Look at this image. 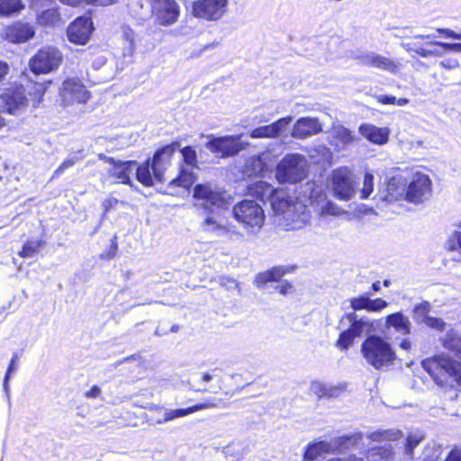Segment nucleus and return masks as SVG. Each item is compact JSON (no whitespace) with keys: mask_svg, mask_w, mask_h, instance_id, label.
Instances as JSON below:
<instances>
[{"mask_svg":"<svg viewBox=\"0 0 461 461\" xmlns=\"http://www.w3.org/2000/svg\"><path fill=\"white\" fill-rule=\"evenodd\" d=\"M295 199H299L304 203L308 201L311 204H319L321 202H324L325 194L323 193L322 187L317 183L307 182L301 186L299 196L295 197Z\"/></svg>","mask_w":461,"mask_h":461,"instance_id":"28","label":"nucleus"},{"mask_svg":"<svg viewBox=\"0 0 461 461\" xmlns=\"http://www.w3.org/2000/svg\"><path fill=\"white\" fill-rule=\"evenodd\" d=\"M217 406H218L217 403L214 402L213 401H207L205 402L198 403V404H195V405L188 407V408L169 410V411H170L172 420H175V419H177L180 417L187 416V415L192 414L198 411L210 409V408H215Z\"/></svg>","mask_w":461,"mask_h":461,"instance_id":"35","label":"nucleus"},{"mask_svg":"<svg viewBox=\"0 0 461 461\" xmlns=\"http://www.w3.org/2000/svg\"><path fill=\"white\" fill-rule=\"evenodd\" d=\"M326 391L327 384L325 383L320 381H313L310 385L311 393L316 395L318 398L326 397Z\"/></svg>","mask_w":461,"mask_h":461,"instance_id":"48","label":"nucleus"},{"mask_svg":"<svg viewBox=\"0 0 461 461\" xmlns=\"http://www.w3.org/2000/svg\"><path fill=\"white\" fill-rule=\"evenodd\" d=\"M438 32L444 34L447 38L461 40V32L457 33L450 29L440 28L437 30Z\"/></svg>","mask_w":461,"mask_h":461,"instance_id":"60","label":"nucleus"},{"mask_svg":"<svg viewBox=\"0 0 461 461\" xmlns=\"http://www.w3.org/2000/svg\"><path fill=\"white\" fill-rule=\"evenodd\" d=\"M44 245L45 241L42 240H29L23 245L22 250L19 252V256L24 258H32Z\"/></svg>","mask_w":461,"mask_h":461,"instance_id":"38","label":"nucleus"},{"mask_svg":"<svg viewBox=\"0 0 461 461\" xmlns=\"http://www.w3.org/2000/svg\"><path fill=\"white\" fill-rule=\"evenodd\" d=\"M93 31V23L89 17H79L68 29V37L76 44H86Z\"/></svg>","mask_w":461,"mask_h":461,"instance_id":"22","label":"nucleus"},{"mask_svg":"<svg viewBox=\"0 0 461 461\" xmlns=\"http://www.w3.org/2000/svg\"><path fill=\"white\" fill-rule=\"evenodd\" d=\"M218 217V214L206 217L204 220V227L206 230L214 231L222 230V226L220 223Z\"/></svg>","mask_w":461,"mask_h":461,"instance_id":"50","label":"nucleus"},{"mask_svg":"<svg viewBox=\"0 0 461 461\" xmlns=\"http://www.w3.org/2000/svg\"><path fill=\"white\" fill-rule=\"evenodd\" d=\"M195 205L214 212L230 205L228 197L211 184L197 185L194 189Z\"/></svg>","mask_w":461,"mask_h":461,"instance_id":"13","label":"nucleus"},{"mask_svg":"<svg viewBox=\"0 0 461 461\" xmlns=\"http://www.w3.org/2000/svg\"><path fill=\"white\" fill-rule=\"evenodd\" d=\"M207 138L209 141L206 143L205 147L211 152L218 154L221 158L235 156L248 146V143L241 140V135L223 137H213L210 135Z\"/></svg>","mask_w":461,"mask_h":461,"instance_id":"14","label":"nucleus"},{"mask_svg":"<svg viewBox=\"0 0 461 461\" xmlns=\"http://www.w3.org/2000/svg\"><path fill=\"white\" fill-rule=\"evenodd\" d=\"M292 121V116L280 118L270 124L254 129L250 131L249 136L252 139L278 138L287 131Z\"/></svg>","mask_w":461,"mask_h":461,"instance_id":"21","label":"nucleus"},{"mask_svg":"<svg viewBox=\"0 0 461 461\" xmlns=\"http://www.w3.org/2000/svg\"><path fill=\"white\" fill-rule=\"evenodd\" d=\"M59 66V59H29V70L36 76L50 73Z\"/></svg>","mask_w":461,"mask_h":461,"instance_id":"30","label":"nucleus"},{"mask_svg":"<svg viewBox=\"0 0 461 461\" xmlns=\"http://www.w3.org/2000/svg\"><path fill=\"white\" fill-rule=\"evenodd\" d=\"M134 173L136 174L138 181L140 182L142 185L146 186L153 185V178H155V176L149 160L140 167L136 163V169Z\"/></svg>","mask_w":461,"mask_h":461,"instance_id":"36","label":"nucleus"},{"mask_svg":"<svg viewBox=\"0 0 461 461\" xmlns=\"http://www.w3.org/2000/svg\"><path fill=\"white\" fill-rule=\"evenodd\" d=\"M290 270L289 267H275L270 270H267L263 273H259L256 279L255 285L257 286H261L268 282H274L279 280L282 276L285 275Z\"/></svg>","mask_w":461,"mask_h":461,"instance_id":"31","label":"nucleus"},{"mask_svg":"<svg viewBox=\"0 0 461 461\" xmlns=\"http://www.w3.org/2000/svg\"><path fill=\"white\" fill-rule=\"evenodd\" d=\"M423 456V461H438L440 456V449L437 447H426Z\"/></svg>","mask_w":461,"mask_h":461,"instance_id":"52","label":"nucleus"},{"mask_svg":"<svg viewBox=\"0 0 461 461\" xmlns=\"http://www.w3.org/2000/svg\"><path fill=\"white\" fill-rule=\"evenodd\" d=\"M377 196L380 201L387 203L406 200V183L400 176H393L384 188L379 189Z\"/></svg>","mask_w":461,"mask_h":461,"instance_id":"20","label":"nucleus"},{"mask_svg":"<svg viewBox=\"0 0 461 461\" xmlns=\"http://www.w3.org/2000/svg\"><path fill=\"white\" fill-rule=\"evenodd\" d=\"M272 209L276 222L285 230H298L310 225L312 215L308 205L285 189L274 195Z\"/></svg>","mask_w":461,"mask_h":461,"instance_id":"1","label":"nucleus"},{"mask_svg":"<svg viewBox=\"0 0 461 461\" xmlns=\"http://www.w3.org/2000/svg\"><path fill=\"white\" fill-rule=\"evenodd\" d=\"M369 63L372 67L386 69L390 72H395L397 68L393 59H369Z\"/></svg>","mask_w":461,"mask_h":461,"instance_id":"46","label":"nucleus"},{"mask_svg":"<svg viewBox=\"0 0 461 461\" xmlns=\"http://www.w3.org/2000/svg\"><path fill=\"white\" fill-rule=\"evenodd\" d=\"M402 436V432L398 429H385L372 432L367 437H364V444H360L358 447H352L356 451H358V455L351 454L347 457H334L327 461H378L380 459H389L393 455V448L390 444L384 447H370L365 451L364 446L366 445V441H395L401 438Z\"/></svg>","mask_w":461,"mask_h":461,"instance_id":"3","label":"nucleus"},{"mask_svg":"<svg viewBox=\"0 0 461 461\" xmlns=\"http://www.w3.org/2000/svg\"><path fill=\"white\" fill-rule=\"evenodd\" d=\"M232 213L246 231L253 235L260 230L265 221L262 207L253 200L245 199L240 202L233 207Z\"/></svg>","mask_w":461,"mask_h":461,"instance_id":"8","label":"nucleus"},{"mask_svg":"<svg viewBox=\"0 0 461 461\" xmlns=\"http://www.w3.org/2000/svg\"><path fill=\"white\" fill-rule=\"evenodd\" d=\"M152 16L162 26L175 23L180 14L176 0H150Z\"/></svg>","mask_w":461,"mask_h":461,"instance_id":"16","label":"nucleus"},{"mask_svg":"<svg viewBox=\"0 0 461 461\" xmlns=\"http://www.w3.org/2000/svg\"><path fill=\"white\" fill-rule=\"evenodd\" d=\"M424 435L421 431L415 430L409 434L406 440L405 452L408 455L423 440Z\"/></svg>","mask_w":461,"mask_h":461,"instance_id":"42","label":"nucleus"},{"mask_svg":"<svg viewBox=\"0 0 461 461\" xmlns=\"http://www.w3.org/2000/svg\"><path fill=\"white\" fill-rule=\"evenodd\" d=\"M385 325L387 328H393L394 330L402 335H407L411 332V324L408 317L402 312H395L386 317Z\"/></svg>","mask_w":461,"mask_h":461,"instance_id":"29","label":"nucleus"},{"mask_svg":"<svg viewBox=\"0 0 461 461\" xmlns=\"http://www.w3.org/2000/svg\"><path fill=\"white\" fill-rule=\"evenodd\" d=\"M118 203L119 200L115 197H108L104 199L102 203L104 212H107L111 209L114 208Z\"/></svg>","mask_w":461,"mask_h":461,"instance_id":"58","label":"nucleus"},{"mask_svg":"<svg viewBox=\"0 0 461 461\" xmlns=\"http://www.w3.org/2000/svg\"><path fill=\"white\" fill-rule=\"evenodd\" d=\"M328 141L335 150L345 149L356 141V137L348 128L341 124H333L328 135Z\"/></svg>","mask_w":461,"mask_h":461,"instance_id":"24","label":"nucleus"},{"mask_svg":"<svg viewBox=\"0 0 461 461\" xmlns=\"http://www.w3.org/2000/svg\"><path fill=\"white\" fill-rule=\"evenodd\" d=\"M308 160L301 154L285 155L276 165V178L280 184H295L307 176Z\"/></svg>","mask_w":461,"mask_h":461,"instance_id":"7","label":"nucleus"},{"mask_svg":"<svg viewBox=\"0 0 461 461\" xmlns=\"http://www.w3.org/2000/svg\"><path fill=\"white\" fill-rule=\"evenodd\" d=\"M322 131V125L315 117H302L293 126V138L304 140Z\"/></svg>","mask_w":461,"mask_h":461,"instance_id":"23","label":"nucleus"},{"mask_svg":"<svg viewBox=\"0 0 461 461\" xmlns=\"http://www.w3.org/2000/svg\"><path fill=\"white\" fill-rule=\"evenodd\" d=\"M329 187L334 197L340 201H349L357 194V185L353 171L348 167L334 169L329 178Z\"/></svg>","mask_w":461,"mask_h":461,"instance_id":"10","label":"nucleus"},{"mask_svg":"<svg viewBox=\"0 0 461 461\" xmlns=\"http://www.w3.org/2000/svg\"><path fill=\"white\" fill-rule=\"evenodd\" d=\"M359 133L368 141L376 145L388 142L390 130L387 127H377L371 123H363L358 128Z\"/></svg>","mask_w":461,"mask_h":461,"instance_id":"26","label":"nucleus"},{"mask_svg":"<svg viewBox=\"0 0 461 461\" xmlns=\"http://www.w3.org/2000/svg\"><path fill=\"white\" fill-rule=\"evenodd\" d=\"M77 162L76 158H66L61 165L54 171L53 177L59 176L61 174L65 172L68 168L73 167Z\"/></svg>","mask_w":461,"mask_h":461,"instance_id":"56","label":"nucleus"},{"mask_svg":"<svg viewBox=\"0 0 461 461\" xmlns=\"http://www.w3.org/2000/svg\"><path fill=\"white\" fill-rule=\"evenodd\" d=\"M445 461H461V447L452 449Z\"/></svg>","mask_w":461,"mask_h":461,"instance_id":"61","label":"nucleus"},{"mask_svg":"<svg viewBox=\"0 0 461 461\" xmlns=\"http://www.w3.org/2000/svg\"><path fill=\"white\" fill-rule=\"evenodd\" d=\"M229 0H196L192 5V14L206 21H217L227 11Z\"/></svg>","mask_w":461,"mask_h":461,"instance_id":"15","label":"nucleus"},{"mask_svg":"<svg viewBox=\"0 0 461 461\" xmlns=\"http://www.w3.org/2000/svg\"><path fill=\"white\" fill-rule=\"evenodd\" d=\"M440 67L447 69L456 68L459 66L457 59H443L439 63Z\"/></svg>","mask_w":461,"mask_h":461,"instance_id":"63","label":"nucleus"},{"mask_svg":"<svg viewBox=\"0 0 461 461\" xmlns=\"http://www.w3.org/2000/svg\"><path fill=\"white\" fill-rule=\"evenodd\" d=\"M386 306H387V303L381 298H376L375 300L368 298V302H367V311L368 312H380L383 309H384Z\"/></svg>","mask_w":461,"mask_h":461,"instance_id":"53","label":"nucleus"},{"mask_svg":"<svg viewBox=\"0 0 461 461\" xmlns=\"http://www.w3.org/2000/svg\"><path fill=\"white\" fill-rule=\"evenodd\" d=\"M99 158L106 164L104 168V181L131 185V176L136 169L135 161L115 159L104 154H99Z\"/></svg>","mask_w":461,"mask_h":461,"instance_id":"11","label":"nucleus"},{"mask_svg":"<svg viewBox=\"0 0 461 461\" xmlns=\"http://www.w3.org/2000/svg\"><path fill=\"white\" fill-rule=\"evenodd\" d=\"M346 387L344 384H327V391H326V397L328 398H336L339 397L344 391Z\"/></svg>","mask_w":461,"mask_h":461,"instance_id":"54","label":"nucleus"},{"mask_svg":"<svg viewBox=\"0 0 461 461\" xmlns=\"http://www.w3.org/2000/svg\"><path fill=\"white\" fill-rule=\"evenodd\" d=\"M23 7L21 0H0V15L9 16L17 14Z\"/></svg>","mask_w":461,"mask_h":461,"instance_id":"37","label":"nucleus"},{"mask_svg":"<svg viewBox=\"0 0 461 461\" xmlns=\"http://www.w3.org/2000/svg\"><path fill=\"white\" fill-rule=\"evenodd\" d=\"M59 20V14L56 8L45 10L38 15V22L45 26H54Z\"/></svg>","mask_w":461,"mask_h":461,"instance_id":"40","label":"nucleus"},{"mask_svg":"<svg viewBox=\"0 0 461 461\" xmlns=\"http://www.w3.org/2000/svg\"><path fill=\"white\" fill-rule=\"evenodd\" d=\"M32 58H61V55L57 48L47 46L41 49L38 54L34 55Z\"/></svg>","mask_w":461,"mask_h":461,"instance_id":"47","label":"nucleus"},{"mask_svg":"<svg viewBox=\"0 0 461 461\" xmlns=\"http://www.w3.org/2000/svg\"><path fill=\"white\" fill-rule=\"evenodd\" d=\"M195 176L192 171L182 169L179 176L176 179L171 180L172 185L189 188L194 182Z\"/></svg>","mask_w":461,"mask_h":461,"instance_id":"41","label":"nucleus"},{"mask_svg":"<svg viewBox=\"0 0 461 461\" xmlns=\"http://www.w3.org/2000/svg\"><path fill=\"white\" fill-rule=\"evenodd\" d=\"M60 103L63 107L75 104H86L91 98V93L77 77H68L59 87Z\"/></svg>","mask_w":461,"mask_h":461,"instance_id":"12","label":"nucleus"},{"mask_svg":"<svg viewBox=\"0 0 461 461\" xmlns=\"http://www.w3.org/2000/svg\"><path fill=\"white\" fill-rule=\"evenodd\" d=\"M421 366L438 386L454 388L461 385V361L447 353L423 359Z\"/></svg>","mask_w":461,"mask_h":461,"instance_id":"2","label":"nucleus"},{"mask_svg":"<svg viewBox=\"0 0 461 461\" xmlns=\"http://www.w3.org/2000/svg\"><path fill=\"white\" fill-rule=\"evenodd\" d=\"M276 289L278 290V292L282 294H287L289 293L292 292L293 290V286L291 284L287 283V282H285V283H282L280 284Z\"/></svg>","mask_w":461,"mask_h":461,"instance_id":"64","label":"nucleus"},{"mask_svg":"<svg viewBox=\"0 0 461 461\" xmlns=\"http://www.w3.org/2000/svg\"><path fill=\"white\" fill-rule=\"evenodd\" d=\"M449 251H461V231H455L447 240Z\"/></svg>","mask_w":461,"mask_h":461,"instance_id":"49","label":"nucleus"},{"mask_svg":"<svg viewBox=\"0 0 461 461\" xmlns=\"http://www.w3.org/2000/svg\"><path fill=\"white\" fill-rule=\"evenodd\" d=\"M414 50L420 56H442L448 53H461V43L429 42Z\"/></svg>","mask_w":461,"mask_h":461,"instance_id":"25","label":"nucleus"},{"mask_svg":"<svg viewBox=\"0 0 461 461\" xmlns=\"http://www.w3.org/2000/svg\"><path fill=\"white\" fill-rule=\"evenodd\" d=\"M179 147L178 142H174L161 148L154 154L150 163L155 179L159 182L163 180L164 171L170 165L171 158Z\"/></svg>","mask_w":461,"mask_h":461,"instance_id":"19","label":"nucleus"},{"mask_svg":"<svg viewBox=\"0 0 461 461\" xmlns=\"http://www.w3.org/2000/svg\"><path fill=\"white\" fill-rule=\"evenodd\" d=\"M251 192L261 201L269 199L272 204L274 195L281 189H274L271 185L267 182L259 181L257 182L253 186L250 187Z\"/></svg>","mask_w":461,"mask_h":461,"instance_id":"34","label":"nucleus"},{"mask_svg":"<svg viewBox=\"0 0 461 461\" xmlns=\"http://www.w3.org/2000/svg\"><path fill=\"white\" fill-rule=\"evenodd\" d=\"M429 308H430L429 303L427 302H424V303L417 305L414 309V319L418 322L425 323L426 320L429 318V317H428Z\"/></svg>","mask_w":461,"mask_h":461,"instance_id":"45","label":"nucleus"},{"mask_svg":"<svg viewBox=\"0 0 461 461\" xmlns=\"http://www.w3.org/2000/svg\"><path fill=\"white\" fill-rule=\"evenodd\" d=\"M425 324L430 328L437 330H443L445 326V323L441 319L433 317H429V319H427Z\"/></svg>","mask_w":461,"mask_h":461,"instance_id":"57","label":"nucleus"},{"mask_svg":"<svg viewBox=\"0 0 461 461\" xmlns=\"http://www.w3.org/2000/svg\"><path fill=\"white\" fill-rule=\"evenodd\" d=\"M102 394V390L99 386L94 385L91 387L90 390L86 391L84 395L86 398L88 399H95L99 398Z\"/></svg>","mask_w":461,"mask_h":461,"instance_id":"59","label":"nucleus"},{"mask_svg":"<svg viewBox=\"0 0 461 461\" xmlns=\"http://www.w3.org/2000/svg\"><path fill=\"white\" fill-rule=\"evenodd\" d=\"M45 87L41 83H28L26 86H16L6 89L1 95L4 109L6 113L17 115L23 113L32 104L38 105L43 99Z\"/></svg>","mask_w":461,"mask_h":461,"instance_id":"4","label":"nucleus"},{"mask_svg":"<svg viewBox=\"0 0 461 461\" xmlns=\"http://www.w3.org/2000/svg\"><path fill=\"white\" fill-rule=\"evenodd\" d=\"M367 302H368V297L363 295V296H359L357 298H352L350 300V304H351V307L355 311H359V310H366L367 311Z\"/></svg>","mask_w":461,"mask_h":461,"instance_id":"55","label":"nucleus"},{"mask_svg":"<svg viewBox=\"0 0 461 461\" xmlns=\"http://www.w3.org/2000/svg\"><path fill=\"white\" fill-rule=\"evenodd\" d=\"M319 213L321 217L324 216H340L346 214L347 212L339 207L337 203L332 201H325L319 209Z\"/></svg>","mask_w":461,"mask_h":461,"instance_id":"39","label":"nucleus"},{"mask_svg":"<svg viewBox=\"0 0 461 461\" xmlns=\"http://www.w3.org/2000/svg\"><path fill=\"white\" fill-rule=\"evenodd\" d=\"M431 195V181L429 176L422 173L413 175L408 187H406V201L412 203H420Z\"/></svg>","mask_w":461,"mask_h":461,"instance_id":"17","label":"nucleus"},{"mask_svg":"<svg viewBox=\"0 0 461 461\" xmlns=\"http://www.w3.org/2000/svg\"><path fill=\"white\" fill-rule=\"evenodd\" d=\"M34 29L29 23H16L6 30V39L14 43L25 42L34 36Z\"/></svg>","mask_w":461,"mask_h":461,"instance_id":"27","label":"nucleus"},{"mask_svg":"<svg viewBox=\"0 0 461 461\" xmlns=\"http://www.w3.org/2000/svg\"><path fill=\"white\" fill-rule=\"evenodd\" d=\"M339 328L341 330V333L336 345L342 350L349 348L356 338L370 334L375 330L373 321L367 318H359L355 312L343 315Z\"/></svg>","mask_w":461,"mask_h":461,"instance_id":"6","label":"nucleus"},{"mask_svg":"<svg viewBox=\"0 0 461 461\" xmlns=\"http://www.w3.org/2000/svg\"><path fill=\"white\" fill-rule=\"evenodd\" d=\"M181 154L184 159V162L192 167L196 166L197 163V155L196 151L194 149V148L187 146L183 149H181Z\"/></svg>","mask_w":461,"mask_h":461,"instance_id":"44","label":"nucleus"},{"mask_svg":"<svg viewBox=\"0 0 461 461\" xmlns=\"http://www.w3.org/2000/svg\"><path fill=\"white\" fill-rule=\"evenodd\" d=\"M441 343L446 349L461 357V334L454 330L447 331L442 337Z\"/></svg>","mask_w":461,"mask_h":461,"instance_id":"33","label":"nucleus"},{"mask_svg":"<svg viewBox=\"0 0 461 461\" xmlns=\"http://www.w3.org/2000/svg\"><path fill=\"white\" fill-rule=\"evenodd\" d=\"M374 176L366 172L364 176L363 185L360 189V198L367 199L374 192Z\"/></svg>","mask_w":461,"mask_h":461,"instance_id":"43","label":"nucleus"},{"mask_svg":"<svg viewBox=\"0 0 461 461\" xmlns=\"http://www.w3.org/2000/svg\"><path fill=\"white\" fill-rule=\"evenodd\" d=\"M376 100L382 104H393L395 105L396 97L393 95H377Z\"/></svg>","mask_w":461,"mask_h":461,"instance_id":"62","label":"nucleus"},{"mask_svg":"<svg viewBox=\"0 0 461 461\" xmlns=\"http://www.w3.org/2000/svg\"><path fill=\"white\" fill-rule=\"evenodd\" d=\"M360 444H364V436L362 434L337 438L330 441L316 442L307 447L303 455V460L313 461L321 455L342 451L349 448V447H358Z\"/></svg>","mask_w":461,"mask_h":461,"instance_id":"9","label":"nucleus"},{"mask_svg":"<svg viewBox=\"0 0 461 461\" xmlns=\"http://www.w3.org/2000/svg\"><path fill=\"white\" fill-rule=\"evenodd\" d=\"M154 48L153 43L142 45L140 41H136L135 32L128 26L122 28V38L118 46L122 58L131 57L133 55H144L149 50Z\"/></svg>","mask_w":461,"mask_h":461,"instance_id":"18","label":"nucleus"},{"mask_svg":"<svg viewBox=\"0 0 461 461\" xmlns=\"http://www.w3.org/2000/svg\"><path fill=\"white\" fill-rule=\"evenodd\" d=\"M270 158L271 153L269 151L263 152L258 157L251 158L248 162V167L251 168V174L255 176H261L265 171H267Z\"/></svg>","mask_w":461,"mask_h":461,"instance_id":"32","label":"nucleus"},{"mask_svg":"<svg viewBox=\"0 0 461 461\" xmlns=\"http://www.w3.org/2000/svg\"><path fill=\"white\" fill-rule=\"evenodd\" d=\"M16 359H17L16 356H14L11 359L10 365H9L8 369L6 371V374L5 375L4 390H5V393L7 395L9 394V379H10V376H11L12 373H14L16 370Z\"/></svg>","mask_w":461,"mask_h":461,"instance_id":"51","label":"nucleus"},{"mask_svg":"<svg viewBox=\"0 0 461 461\" xmlns=\"http://www.w3.org/2000/svg\"><path fill=\"white\" fill-rule=\"evenodd\" d=\"M361 354L366 362L376 370L393 366L396 359L392 345L378 335H369L363 341Z\"/></svg>","mask_w":461,"mask_h":461,"instance_id":"5","label":"nucleus"}]
</instances>
